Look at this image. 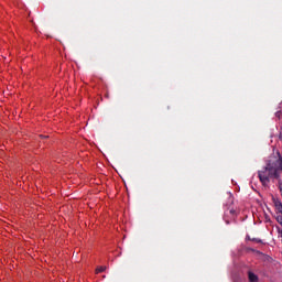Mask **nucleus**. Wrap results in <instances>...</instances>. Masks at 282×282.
<instances>
[{
	"instance_id": "nucleus-1",
	"label": "nucleus",
	"mask_w": 282,
	"mask_h": 282,
	"mask_svg": "<svg viewBox=\"0 0 282 282\" xmlns=\"http://www.w3.org/2000/svg\"><path fill=\"white\" fill-rule=\"evenodd\" d=\"M273 204L275 206V210H278V213L282 214V203L279 198H273Z\"/></svg>"
},
{
	"instance_id": "nucleus-2",
	"label": "nucleus",
	"mask_w": 282,
	"mask_h": 282,
	"mask_svg": "<svg viewBox=\"0 0 282 282\" xmlns=\"http://www.w3.org/2000/svg\"><path fill=\"white\" fill-rule=\"evenodd\" d=\"M249 282H259V276L252 271H248Z\"/></svg>"
},
{
	"instance_id": "nucleus-3",
	"label": "nucleus",
	"mask_w": 282,
	"mask_h": 282,
	"mask_svg": "<svg viewBox=\"0 0 282 282\" xmlns=\"http://www.w3.org/2000/svg\"><path fill=\"white\" fill-rule=\"evenodd\" d=\"M105 270H107L106 267H99V268L96 269V273L100 274V272H105Z\"/></svg>"
},
{
	"instance_id": "nucleus-4",
	"label": "nucleus",
	"mask_w": 282,
	"mask_h": 282,
	"mask_svg": "<svg viewBox=\"0 0 282 282\" xmlns=\"http://www.w3.org/2000/svg\"><path fill=\"white\" fill-rule=\"evenodd\" d=\"M275 117L279 118L282 122V111H276Z\"/></svg>"
},
{
	"instance_id": "nucleus-5",
	"label": "nucleus",
	"mask_w": 282,
	"mask_h": 282,
	"mask_svg": "<svg viewBox=\"0 0 282 282\" xmlns=\"http://www.w3.org/2000/svg\"><path fill=\"white\" fill-rule=\"evenodd\" d=\"M278 221H279V224H281V226H282V216H278Z\"/></svg>"
},
{
	"instance_id": "nucleus-6",
	"label": "nucleus",
	"mask_w": 282,
	"mask_h": 282,
	"mask_svg": "<svg viewBox=\"0 0 282 282\" xmlns=\"http://www.w3.org/2000/svg\"><path fill=\"white\" fill-rule=\"evenodd\" d=\"M230 214H231V215H235V209H231V210H230Z\"/></svg>"
},
{
	"instance_id": "nucleus-7",
	"label": "nucleus",
	"mask_w": 282,
	"mask_h": 282,
	"mask_svg": "<svg viewBox=\"0 0 282 282\" xmlns=\"http://www.w3.org/2000/svg\"><path fill=\"white\" fill-rule=\"evenodd\" d=\"M253 241H258V242H261V240H258V239H253Z\"/></svg>"
},
{
	"instance_id": "nucleus-8",
	"label": "nucleus",
	"mask_w": 282,
	"mask_h": 282,
	"mask_svg": "<svg viewBox=\"0 0 282 282\" xmlns=\"http://www.w3.org/2000/svg\"><path fill=\"white\" fill-rule=\"evenodd\" d=\"M227 224H230V221L227 220Z\"/></svg>"
}]
</instances>
